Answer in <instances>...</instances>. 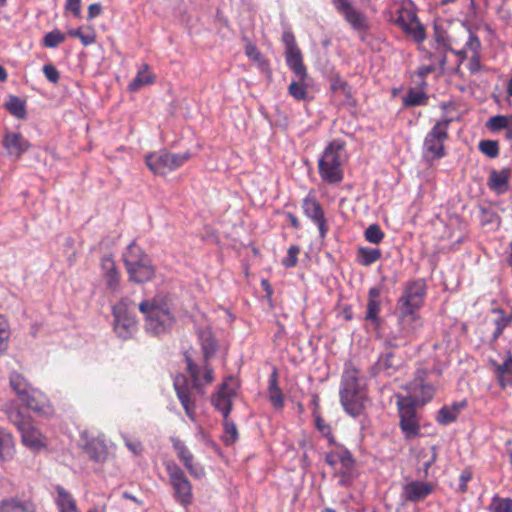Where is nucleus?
Wrapping results in <instances>:
<instances>
[{
  "label": "nucleus",
  "instance_id": "obj_64",
  "mask_svg": "<svg viewBox=\"0 0 512 512\" xmlns=\"http://www.w3.org/2000/svg\"><path fill=\"white\" fill-rule=\"evenodd\" d=\"M472 479V472L468 469H465L461 472L459 476V490L462 493L467 491V483Z\"/></svg>",
  "mask_w": 512,
  "mask_h": 512
},
{
  "label": "nucleus",
  "instance_id": "obj_37",
  "mask_svg": "<svg viewBox=\"0 0 512 512\" xmlns=\"http://www.w3.org/2000/svg\"><path fill=\"white\" fill-rule=\"evenodd\" d=\"M56 492V503L60 512H75L76 502L72 495L61 486H56Z\"/></svg>",
  "mask_w": 512,
  "mask_h": 512
},
{
  "label": "nucleus",
  "instance_id": "obj_31",
  "mask_svg": "<svg viewBox=\"0 0 512 512\" xmlns=\"http://www.w3.org/2000/svg\"><path fill=\"white\" fill-rule=\"evenodd\" d=\"M88 457L95 462H103L107 456V447L104 441L93 438L83 446Z\"/></svg>",
  "mask_w": 512,
  "mask_h": 512
},
{
  "label": "nucleus",
  "instance_id": "obj_18",
  "mask_svg": "<svg viewBox=\"0 0 512 512\" xmlns=\"http://www.w3.org/2000/svg\"><path fill=\"white\" fill-rule=\"evenodd\" d=\"M100 268L107 288L111 292H117L121 283V274L112 256H104L100 261Z\"/></svg>",
  "mask_w": 512,
  "mask_h": 512
},
{
  "label": "nucleus",
  "instance_id": "obj_7",
  "mask_svg": "<svg viewBox=\"0 0 512 512\" xmlns=\"http://www.w3.org/2000/svg\"><path fill=\"white\" fill-rule=\"evenodd\" d=\"M452 122L451 118L442 117L437 120L432 128L426 134L422 153L428 162H433L444 158L447 155L445 143L449 139V127Z\"/></svg>",
  "mask_w": 512,
  "mask_h": 512
},
{
  "label": "nucleus",
  "instance_id": "obj_16",
  "mask_svg": "<svg viewBox=\"0 0 512 512\" xmlns=\"http://www.w3.org/2000/svg\"><path fill=\"white\" fill-rule=\"evenodd\" d=\"M173 386L187 417L194 421L196 405L186 376L178 374L174 378Z\"/></svg>",
  "mask_w": 512,
  "mask_h": 512
},
{
  "label": "nucleus",
  "instance_id": "obj_11",
  "mask_svg": "<svg viewBox=\"0 0 512 512\" xmlns=\"http://www.w3.org/2000/svg\"><path fill=\"white\" fill-rule=\"evenodd\" d=\"M240 388V383L236 377H226L218 390L212 395L211 403L219 411L223 418L229 416L233 406V399L236 397Z\"/></svg>",
  "mask_w": 512,
  "mask_h": 512
},
{
  "label": "nucleus",
  "instance_id": "obj_8",
  "mask_svg": "<svg viewBox=\"0 0 512 512\" xmlns=\"http://www.w3.org/2000/svg\"><path fill=\"white\" fill-rule=\"evenodd\" d=\"M202 347L204 352L202 365L194 363L191 357L188 354H185L187 364L186 370L192 379L193 387L195 389H200L202 386L209 385L214 381L213 369L209 366L208 359L215 352L216 343L212 339L206 340Z\"/></svg>",
  "mask_w": 512,
  "mask_h": 512
},
{
  "label": "nucleus",
  "instance_id": "obj_10",
  "mask_svg": "<svg viewBox=\"0 0 512 512\" xmlns=\"http://www.w3.org/2000/svg\"><path fill=\"white\" fill-rule=\"evenodd\" d=\"M396 405L399 415V427L406 439L420 434V424L416 412V401L412 396L397 394Z\"/></svg>",
  "mask_w": 512,
  "mask_h": 512
},
{
  "label": "nucleus",
  "instance_id": "obj_42",
  "mask_svg": "<svg viewBox=\"0 0 512 512\" xmlns=\"http://www.w3.org/2000/svg\"><path fill=\"white\" fill-rule=\"evenodd\" d=\"M512 115H495L488 119L486 127L493 133L504 130L508 127Z\"/></svg>",
  "mask_w": 512,
  "mask_h": 512
},
{
  "label": "nucleus",
  "instance_id": "obj_43",
  "mask_svg": "<svg viewBox=\"0 0 512 512\" xmlns=\"http://www.w3.org/2000/svg\"><path fill=\"white\" fill-rule=\"evenodd\" d=\"M312 415L315 420V427L317 430L328 439L329 443L332 444L335 442V438L332 434L331 426L326 423V421L321 417L320 413L317 410H313Z\"/></svg>",
  "mask_w": 512,
  "mask_h": 512
},
{
  "label": "nucleus",
  "instance_id": "obj_52",
  "mask_svg": "<svg viewBox=\"0 0 512 512\" xmlns=\"http://www.w3.org/2000/svg\"><path fill=\"white\" fill-rule=\"evenodd\" d=\"M434 387L430 384H421L419 386L418 392H416L417 400L416 403L420 402L421 404H426L429 402L434 396Z\"/></svg>",
  "mask_w": 512,
  "mask_h": 512
},
{
  "label": "nucleus",
  "instance_id": "obj_23",
  "mask_svg": "<svg viewBox=\"0 0 512 512\" xmlns=\"http://www.w3.org/2000/svg\"><path fill=\"white\" fill-rule=\"evenodd\" d=\"M145 163L154 174L166 175L168 172H171L168 161V152L166 151H158L148 154L145 157Z\"/></svg>",
  "mask_w": 512,
  "mask_h": 512
},
{
  "label": "nucleus",
  "instance_id": "obj_9",
  "mask_svg": "<svg viewBox=\"0 0 512 512\" xmlns=\"http://www.w3.org/2000/svg\"><path fill=\"white\" fill-rule=\"evenodd\" d=\"M398 312L399 337L394 336L387 341L389 346L394 348L407 345L408 342L415 340L418 331L423 326L418 311L398 309Z\"/></svg>",
  "mask_w": 512,
  "mask_h": 512
},
{
  "label": "nucleus",
  "instance_id": "obj_41",
  "mask_svg": "<svg viewBox=\"0 0 512 512\" xmlns=\"http://www.w3.org/2000/svg\"><path fill=\"white\" fill-rule=\"evenodd\" d=\"M5 106L18 119H23L26 116L25 102L17 96H10Z\"/></svg>",
  "mask_w": 512,
  "mask_h": 512
},
{
  "label": "nucleus",
  "instance_id": "obj_40",
  "mask_svg": "<svg viewBox=\"0 0 512 512\" xmlns=\"http://www.w3.org/2000/svg\"><path fill=\"white\" fill-rule=\"evenodd\" d=\"M223 430L224 434L222 437V440L225 445H232L234 444L239 437L238 429L236 427V424L234 421H232L229 416H226V418H223Z\"/></svg>",
  "mask_w": 512,
  "mask_h": 512
},
{
  "label": "nucleus",
  "instance_id": "obj_28",
  "mask_svg": "<svg viewBox=\"0 0 512 512\" xmlns=\"http://www.w3.org/2000/svg\"><path fill=\"white\" fill-rule=\"evenodd\" d=\"M115 316L114 330L123 339L129 338L137 329V321L126 314L113 311Z\"/></svg>",
  "mask_w": 512,
  "mask_h": 512
},
{
  "label": "nucleus",
  "instance_id": "obj_56",
  "mask_svg": "<svg viewBox=\"0 0 512 512\" xmlns=\"http://www.w3.org/2000/svg\"><path fill=\"white\" fill-rule=\"evenodd\" d=\"M42 71L49 82L53 84H57L59 82L60 73L54 65L45 64L42 68Z\"/></svg>",
  "mask_w": 512,
  "mask_h": 512
},
{
  "label": "nucleus",
  "instance_id": "obj_21",
  "mask_svg": "<svg viewBox=\"0 0 512 512\" xmlns=\"http://www.w3.org/2000/svg\"><path fill=\"white\" fill-rule=\"evenodd\" d=\"M18 399L25 407L37 413L45 412L46 408L49 406L46 395L34 387H31L25 395H22Z\"/></svg>",
  "mask_w": 512,
  "mask_h": 512
},
{
  "label": "nucleus",
  "instance_id": "obj_24",
  "mask_svg": "<svg viewBox=\"0 0 512 512\" xmlns=\"http://www.w3.org/2000/svg\"><path fill=\"white\" fill-rule=\"evenodd\" d=\"M35 505L29 498L11 497L0 501V512H34Z\"/></svg>",
  "mask_w": 512,
  "mask_h": 512
},
{
  "label": "nucleus",
  "instance_id": "obj_45",
  "mask_svg": "<svg viewBox=\"0 0 512 512\" xmlns=\"http://www.w3.org/2000/svg\"><path fill=\"white\" fill-rule=\"evenodd\" d=\"M479 151L489 158H497L499 156L500 148L496 140H482L478 145Z\"/></svg>",
  "mask_w": 512,
  "mask_h": 512
},
{
  "label": "nucleus",
  "instance_id": "obj_5",
  "mask_svg": "<svg viewBox=\"0 0 512 512\" xmlns=\"http://www.w3.org/2000/svg\"><path fill=\"white\" fill-rule=\"evenodd\" d=\"M7 417L21 436V443L33 453H39L48 447V438L34 425L31 416L25 414L20 408L7 410Z\"/></svg>",
  "mask_w": 512,
  "mask_h": 512
},
{
  "label": "nucleus",
  "instance_id": "obj_48",
  "mask_svg": "<svg viewBox=\"0 0 512 512\" xmlns=\"http://www.w3.org/2000/svg\"><path fill=\"white\" fill-rule=\"evenodd\" d=\"M366 241L372 244H379L384 238V233L378 224H371L364 232Z\"/></svg>",
  "mask_w": 512,
  "mask_h": 512
},
{
  "label": "nucleus",
  "instance_id": "obj_34",
  "mask_svg": "<svg viewBox=\"0 0 512 512\" xmlns=\"http://www.w3.org/2000/svg\"><path fill=\"white\" fill-rule=\"evenodd\" d=\"M491 312L496 315L493 320L495 330L492 334L493 340H497L503 333L504 329L512 324V312L507 314L501 308H493Z\"/></svg>",
  "mask_w": 512,
  "mask_h": 512
},
{
  "label": "nucleus",
  "instance_id": "obj_57",
  "mask_svg": "<svg viewBox=\"0 0 512 512\" xmlns=\"http://www.w3.org/2000/svg\"><path fill=\"white\" fill-rule=\"evenodd\" d=\"M354 464L355 462L351 453L348 450L342 449L339 460V465L341 468H343L344 471H352L354 469Z\"/></svg>",
  "mask_w": 512,
  "mask_h": 512
},
{
  "label": "nucleus",
  "instance_id": "obj_13",
  "mask_svg": "<svg viewBox=\"0 0 512 512\" xmlns=\"http://www.w3.org/2000/svg\"><path fill=\"white\" fill-rule=\"evenodd\" d=\"M426 283L423 279L408 282L402 296L397 302V309L418 311L423 306L426 297Z\"/></svg>",
  "mask_w": 512,
  "mask_h": 512
},
{
  "label": "nucleus",
  "instance_id": "obj_22",
  "mask_svg": "<svg viewBox=\"0 0 512 512\" xmlns=\"http://www.w3.org/2000/svg\"><path fill=\"white\" fill-rule=\"evenodd\" d=\"M497 383L502 390L512 388V354H508L502 363L491 360Z\"/></svg>",
  "mask_w": 512,
  "mask_h": 512
},
{
  "label": "nucleus",
  "instance_id": "obj_53",
  "mask_svg": "<svg viewBox=\"0 0 512 512\" xmlns=\"http://www.w3.org/2000/svg\"><path fill=\"white\" fill-rule=\"evenodd\" d=\"M395 355L392 352L383 354L378 359V366L380 369H383L387 372H391V370H395Z\"/></svg>",
  "mask_w": 512,
  "mask_h": 512
},
{
  "label": "nucleus",
  "instance_id": "obj_62",
  "mask_svg": "<svg viewBox=\"0 0 512 512\" xmlns=\"http://www.w3.org/2000/svg\"><path fill=\"white\" fill-rule=\"evenodd\" d=\"M480 58H481L480 52L470 55L469 63H468V70L472 74L480 71V69H481Z\"/></svg>",
  "mask_w": 512,
  "mask_h": 512
},
{
  "label": "nucleus",
  "instance_id": "obj_12",
  "mask_svg": "<svg viewBox=\"0 0 512 512\" xmlns=\"http://www.w3.org/2000/svg\"><path fill=\"white\" fill-rule=\"evenodd\" d=\"M395 24L417 43H422L426 39L425 28L419 22L416 12L411 7L403 5L397 10Z\"/></svg>",
  "mask_w": 512,
  "mask_h": 512
},
{
  "label": "nucleus",
  "instance_id": "obj_54",
  "mask_svg": "<svg viewBox=\"0 0 512 512\" xmlns=\"http://www.w3.org/2000/svg\"><path fill=\"white\" fill-rule=\"evenodd\" d=\"M190 158L189 153H182V154H176V153H169L168 152V161L170 165V170H176L179 167H181L188 159Z\"/></svg>",
  "mask_w": 512,
  "mask_h": 512
},
{
  "label": "nucleus",
  "instance_id": "obj_55",
  "mask_svg": "<svg viewBox=\"0 0 512 512\" xmlns=\"http://www.w3.org/2000/svg\"><path fill=\"white\" fill-rule=\"evenodd\" d=\"M331 89L333 92H341L345 95L346 98L351 97V88L348 83L341 78L337 77L333 79L331 83Z\"/></svg>",
  "mask_w": 512,
  "mask_h": 512
},
{
  "label": "nucleus",
  "instance_id": "obj_36",
  "mask_svg": "<svg viewBox=\"0 0 512 512\" xmlns=\"http://www.w3.org/2000/svg\"><path fill=\"white\" fill-rule=\"evenodd\" d=\"M382 257V252L378 248L359 247L357 250V261L362 266H370Z\"/></svg>",
  "mask_w": 512,
  "mask_h": 512
},
{
  "label": "nucleus",
  "instance_id": "obj_61",
  "mask_svg": "<svg viewBox=\"0 0 512 512\" xmlns=\"http://www.w3.org/2000/svg\"><path fill=\"white\" fill-rule=\"evenodd\" d=\"M125 445L136 456L141 455L144 450L142 443L138 440L125 438Z\"/></svg>",
  "mask_w": 512,
  "mask_h": 512
},
{
  "label": "nucleus",
  "instance_id": "obj_58",
  "mask_svg": "<svg viewBox=\"0 0 512 512\" xmlns=\"http://www.w3.org/2000/svg\"><path fill=\"white\" fill-rule=\"evenodd\" d=\"M464 48L471 54L479 53L481 49V41L479 37L473 33H470Z\"/></svg>",
  "mask_w": 512,
  "mask_h": 512
},
{
  "label": "nucleus",
  "instance_id": "obj_2",
  "mask_svg": "<svg viewBox=\"0 0 512 512\" xmlns=\"http://www.w3.org/2000/svg\"><path fill=\"white\" fill-rule=\"evenodd\" d=\"M347 161L345 142L341 139L330 141L318 159L317 168L323 183L339 185L344 179V165Z\"/></svg>",
  "mask_w": 512,
  "mask_h": 512
},
{
  "label": "nucleus",
  "instance_id": "obj_63",
  "mask_svg": "<svg viewBox=\"0 0 512 512\" xmlns=\"http://www.w3.org/2000/svg\"><path fill=\"white\" fill-rule=\"evenodd\" d=\"M341 456V450L337 451H331L326 454L325 456V462L333 467L335 470H337V466L339 465V460Z\"/></svg>",
  "mask_w": 512,
  "mask_h": 512
},
{
  "label": "nucleus",
  "instance_id": "obj_26",
  "mask_svg": "<svg viewBox=\"0 0 512 512\" xmlns=\"http://www.w3.org/2000/svg\"><path fill=\"white\" fill-rule=\"evenodd\" d=\"M510 179V170L503 168L501 170H492L488 178V187L496 194L501 195L507 192Z\"/></svg>",
  "mask_w": 512,
  "mask_h": 512
},
{
  "label": "nucleus",
  "instance_id": "obj_59",
  "mask_svg": "<svg viewBox=\"0 0 512 512\" xmlns=\"http://www.w3.org/2000/svg\"><path fill=\"white\" fill-rule=\"evenodd\" d=\"M65 11L72 13L76 18L81 17V0H66Z\"/></svg>",
  "mask_w": 512,
  "mask_h": 512
},
{
  "label": "nucleus",
  "instance_id": "obj_38",
  "mask_svg": "<svg viewBox=\"0 0 512 512\" xmlns=\"http://www.w3.org/2000/svg\"><path fill=\"white\" fill-rule=\"evenodd\" d=\"M407 498L412 501H418L431 492V487L423 482H412L405 488Z\"/></svg>",
  "mask_w": 512,
  "mask_h": 512
},
{
  "label": "nucleus",
  "instance_id": "obj_51",
  "mask_svg": "<svg viewBox=\"0 0 512 512\" xmlns=\"http://www.w3.org/2000/svg\"><path fill=\"white\" fill-rule=\"evenodd\" d=\"M435 70L436 67L433 64L421 65L416 69L415 75L419 78V81L417 82L419 88L425 89L427 87L426 77Z\"/></svg>",
  "mask_w": 512,
  "mask_h": 512
},
{
  "label": "nucleus",
  "instance_id": "obj_50",
  "mask_svg": "<svg viewBox=\"0 0 512 512\" xmlns=\"http://www.w3.org/2000/svg\"><path fill=\"white\" fill-rule=\"evenodd\" d=\"M77 38L83 46H89L96 42V33L92 27H79Z\"/></svg>",
  "mask_w": 512,
  "mask_h": 512
},
{
  "label": "nucleus",
  "instance_id": "obj_30",
  "mask_svg": "<svg viewBox=\"0 0 512 512\" xmlns=\"http://www.w3.org/2000/svg\"><path fill=\"white\" fill-rule=\"evenodd\" d=\"M16 453L15 438L11 432L0 428V461L11 460Z\"/></svg>",
  "mask_w": 512,
  "mask_h": 512
},
{
  "label": "nucleus",
  "instance_id": "obj_44",
  "mask_svg": "<svg viewBox=\"0 0 512 512\" xmlns=\"http://www.w3.org/2000/svg\"><path fill=\"white\" fill-rule=\"evenodd\" d=\"M66 39L64 33H62L59 29H54L48 32L42 40V45L46 48H56L61 43H63Z\"/></svg>",
  "mask_w": 512,
  "mask_h": 512
},
{
  "label": "nucleus",
  "instance_id": "obj_27",
  "mask_svg": "<svg viewBox=\"0 0 512 512\" xmlns=\"http://www.w3.org/2000/svg\"><path fill=\"white\" fill-rule=\"evenodd\" d=\"M466 407V400L455 402L451 405H445L438 411L436 421L441 425L451 424L457 420L461 411Z\"/></svg>",
  "mask_w": 512,
  "mask_h": 512
},
{
  "label": "nucleus",
  "instance_id": "obj_1",
  "mask_svg": "<svg viewBox=\"0 0 512 512\" xmlns=\"http://www.w3.org/2000/svg\"><path fill=\"white\" fill-rule=\"evenodd\" d=\"M281 39L285 47L286 64L297 78V80H292L289 84L288 94L296 101H308V84L306 83L308 72L295 35L292 31L287 30L283 32Z\"/></svg>",
  "mask_w": 512,
  "mask_h": 512
},
{
  "label": "nucleus",
  "instance_id": "obj_6",
  "mask_svg": "<svg viewBox=\"0 0 512 512\" xmlns=\"http://www.w3.org/2000/svg\"><path fill=\"white\" fill-rule=\"evenodd\" d=\"M139 311L144 315L145 327L154 334H160L174 322L173 314L167 301L163 297L156 296L142 301Z\"/></svg>",
  "mask_w": 512,
  "mask_h": 512
},
{
  "label": "nucleus",
  "instance_id": "obj_4",
  "mask_svg": "<svg viewBox=\"0 0 512 512\" xmlns=\"http://www.w3.org/2000/svg\"><path fill=\"white\" fill-rule=\"evenodd\" d=\"M122 261L130 282L142 284L155 277L156 269L151 258L135 241L124 250Z\"/></svg>",
  "mask_w": 512,
  "mask_h": 512
},
{
  "label": "nucleus",
  "instance_id": "obj_39",
  "mask_svg": "<svg viewBox=\"0 0 512 512\" xmlns=\"http://www.w3.org/2000/svg\"><path fill=\"white\" fill-rule=\"evenodd\" d=\"M9 383L11 389L17 395V397H21L25 395V393L32 387L30 383L18 372H12L9 377Z\"/></svg>",
  "mask_w": 512,
  "mask_h": 512
},
{
  "label": "nucleus",
  "instance_id": "obj_35",
  "mask_svg": "<svg viewBox=\"0 0 512 512\" xmlns=\"http://www.w3.org/2000/svg\"><path fill=\"white\" fill-rule=\"evenodd\" d=\"M429 96L426 94L424 89L419 88L409 89L407 94L403 97L402 102L404 107H415V106H423L428 103Z\"/></svg>",
  "mask_w": 512,
  "mask_h": 512
},
{
  "label": "nucleus",
  "instance_id": "obj_19",
  "mask_svg": "<svg viewBox=\"0 0 512 512\" xmlns=\"http://www.w3.org/2000/svg\"><path fill=\"white\" fill-rule=\"evenodd\" d=\"M2 144L7 154L15 159H19L30 148V143L20 133L6 134Z\"/></svg>",
  "mask_w": 512,
  "mask_h": 512
},
{
  "label": "nucleus",
  "instance_id": "obj_29",
  "mask_svg": "<svg viewBox=\"0 0 512 512\" xmlns=\"http://www.w3.org/2000/svg\"><path fill=\"white\" fill-rule=\"evenodd\" d=\"M380 289L372 287L368 291V303L365 319L372 321L375 324L380 323L379 313L381 311V302L379 300Z\"/></svg>",
  "mask_w": 512,
  "mask_h": 512
},
{
  "label": "nucleus",
  "instance_id": "obj_15",
  "mask_svg": "<svg viewBox=\"0 0 512 512\" xmlns=\"http://www.w3.org/2000/svg\"><path fill=\"white\" fill-rule=\"evenodd\" d=\"M301 208L303 214L317 226L320 238L324 239L329 231V225L322 205L312 192L303 198Z\"/></svg>",
  "mask_w": 512,
  "mask_h": 512
},
{
  "label": "nucleus",
  "instance_id": "obj_17",
  "mask_svg": "<svg viewBox=\"0 0 512 512\" xmlns=\"http://www.w3.org/2000/svg\"><path fill=\"white\" fill-rule=\"evenodd\" d=\"M172 444L178 459L183 463L189 474L197 479L204 477V468L199 463L194 462V456L185 443L176 438L172 439Z\"/></svg>",
  "mask_w": 512,
  "mask_h": 512
},
{
  "label": "nucleus",
  "instance_id": "obj_20",
  "mask_svg": "<svg viewBox=\"0 0 512 512\" xmlns=\"http://www.w3.org/2000/svg\"><path fill=\"white\" fill-rule=\"evenodd\" d=\"M18 399L25 407L37 413L45 412L46 408L49 406L46 395L34 387H31L25 395H22Z\"/></svg>",
  "mask_w": 512,
  "mask_h": 512
},
{
  "label": "nucleus",
  "instance_id": "obj_46",
  "mask_svg": "<svg viewBox=\"0 0 512 512\" xmlns=\"http://www.w3.org/2000/svg\"><path fill=\"white\" fill-rule=\"evenodd\" d=\"M489 509L490 512H512V499L494 496Z\"/></svg>",
  "mask_w": 512,
  "mask_h": 512
},
{
  "label": "nucleus",
  "instance_id": "obj_3",
  "mask_svg": "<svg viewBox=\"0 0 512 512\" xmlns=\"http://www.w3.org/2000/svg\"><path fill=\"white\" fill-rule=\"evenodd\" d=\"M359 373L351 364L346 365L339 391L341 405L352 417H358L363 413L368 400L365 388L359 383Z\"/></svg>",
  "mask_w": 512,
  "mask_h": 512
},
{
  "label": "nucleus",
  "instance_id": "obj_33",
  "mask_svg": "<svg viewBox=\"0 0 512 512\" xmlns=\"http://www.w3.org/2000/svg\"><path fill=\"white\" fill-rule=\"evenodd\" d=\"M347 23L358 33L365 34L369 29L366 16L354 7L342 15Z\"/></svg>",
  "mask_w": 512,
  "mask_h": 512
},
{
  "label": "nucleus",
  "instance_id": "obj_47",
  "mask_svg": "<svg viewBox=\"0 0 512 512\" xmlns=\"http://www.w3.org/2000/svg\"><path fill=\"white\" fill-rule=\"evenodd\" d=\"M10 329L9 324L5 318L0 316V356L3 355L9 345Z\"/></svg>",
  "mask_w": 512,
  "mask_h": 512
},
{
  "label": "nucleus",
  "instance_id": "obj_60",
  "mask_svg": "<svg viewBox=\"0 0 512 512\" xmlns=\"http://www.w3.org/2000/svg\"><path fill=\"white\" fill-rule=\"evenodd\" d=\"M245 54L252 59L254 62L261 63L263 61V55L257 49V47L249 43L245 48Z\"/></svg>",
  "mask_w": 512,
  "mask_h": 512
},
{
  "label": "nucleus",
  "instance_id": "obj_32",
  "mask_svg": "<svg viewBox=\"0 0 512 512\" xmlns=\"http://www.w3.org/2000/svg\"><path fill=\"white\" fill-rule=\"evenodd\" d=\"M155 81V75L151 72L150 66L146 63L142 64L135 78L128 85L130 91H137L145 85H151Z\"/></svg>",
  "mask_w": 512,
  "mask_h": 512
},
{
  "label": "nucleus",
  "instance_id": "obj_14",
  "mask_svg": "<svg viewBox=\"0 0 512 512\" xmlns=\"http://www.w3.org/2000/svg\"><path fill=\"white\" fill-rule=\"evenodd\" d=\"M166 470L177 500L184 505L190 504L193 496L192 486L184 471L174 462H169Z\"/></svg>",
  "mask_w": 512,
  "mask_h": 512
},
{
  "label": "nucleus",
  "instance_id": "obj_49",
  "mask_svg": "<svg viewBox=\"0 0 512 512\" xmlns=\"http://www.w3.org/2000/svg\"><path fill=\"white\" fill-rule=\"evenodd\" d=\"M298 245H291L288 248L287 255L282 259L281 263L285 268H293L298 263V255L300 254Z\"/></svg>",
  "mask_w": 512,
  "mask_h": 512
},
{
  "label": "nucleus",
  "instance_id": "obj_25",
  "mask_svg": "<svg viewBox=\"0 0 512 512\" xmlns=\"http://www.w3.org/2000/svg\"><path fill=\"white\" fill-rule=\"evenodd\" d=\"M279 374L276 367L273 368L272 373L268 379V398L272 406L277 410L284 408V396L281 388L279 387Z\"/></svg>",
  "mask_w": 512,
  "mask_h": 512
}]
</instances>
